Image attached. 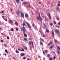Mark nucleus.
<instances>
[{
    "label": "nucleus",
    "instance_id": "774afa93",
    "mask_svg": "<svg viewBox=\"0 0 60 60\" xmlns=\"http://www.w3.org/2000/svg\"><path fill=\"white\" fill-rule=\"evenodd\" d=\"M43 59H44V60H45V58L44 57L43 58Z\"/></svg>",
    "mask_w": 60,
    "mask_h": 60
},
{
    "label": "nucleus",
    "instance_id": "4c0bfd02",
    "mask_svg": "<svg viewBox=\"0 0 60 60\" xmlns=\"http://www.w3.org/2000/svg\"><path fill=\"white\" fill-rule=\"evenodd\" d=\"M2 18H3V19H4V16H3Z\"/></svg>",
    "mask_w": 60,
    "mask_h": 60
},
{
    "label": "nucleus",
    "instance_id": "338daca9",
    "mask_svg": "<svg viewBox=\"0 0 60 60\" xmlns=\"http://www.w3.org/2000/svg\"><path fill=\"white\" fill-rule=\"evenodd\" d=\"M39 4H41V2H39Z\"/></svg>",
    "mask_w": 60,
    "mask_h": 60
},
{
    "label": "nucleus",
    "instance_id": "72a5a7b5",
    "mask_svg": "<svg viewBox=\"0 0 60 60\" xmlns=\"http://www.w3.org/2000/svg\"><path fill=\"white\" fill-rule=\"evenodd\" d=\"M24 40H25V41H26L27 40V39L26 38H24Z\"/></svg>",
    "mask_w": 60,
    "mask_h": 60
},
{
    "label": "nucleus",
    "instance_id": "3c124183",
    "mask_svg": "<svg viewBox=\"0 0 60 60\" xmlns=\"http://www.w3.org/2000/svg\"><path fill=\"white\" fill-rule=\"evenodd\" d=\"M4 45L5 46V47H6V44H4Z\"/></svg>",
    "mask_w": 60,
    "mask_h": 60
},
{
    "label": "nucleus",
    "instance_id": "13d9d810",
    "mask_svg": "<svg viewBox=\"0 0 60 60\" xmlns=\"http://www.w3.org/2000/svg\"><path fill=\"white\" fill-rule=\"evenodd\" d=\"M58 6L59 7L60 6V5L59 4H58Z\"/></svg>",
    "mask_w": 60,
    "mask_h": 60
},
{
    "label": "nucleus",
    "instance_id": "4468645a",
    "mask_svg": "<svg viewBox=\"0 0 60 60\" xmlns=\"http://www.w3.org/2000/svg\"><path fill=\"white\" fill-rule=\"evenodd\" d=\"M26 17H28V15L27 14H25Z\"/></svg>",
    "mask_w": 60,
    "mask_h": 60
},
{
    "label": "nucleus",
    "instance_id": "bb28decb",
    "mask_svg": "<svg viewBox=\"0 0 60 60\" xmlns=\"http://www.w3.org/2000/svg\"><path fill=\"white\" fill-rule=\"evenodd\" d=\"M16 2H19V0H16Z\"/></svg>",
    "mask_w": 60,
    "mask_h": 60
},
{
    "label": "nucleus",
    "instance_id": "393cba45",
    "mask_svg": "<svg viewBox=\"0 0 60 60\" xmlns=\"http://www.w3.org/2000/svg\"><path fill=\"white\" fill-rule=\"evenodd\" d=\"M43 25L45 27V28H46L47 27H46V26H45V24L44 23L43 24Z\"/></svg>",
    "mask_w": 60,
    "mask_h": 60
},
{
    "label": "nucleus",
    "instance_id": "f257e3e1",
    "mask_svg": "<svg viewBox=\"0 0 60 60\" xmlns=\"http://www.w3.org/2000/svg\"><path fill=\"white\" fill-rule=\"evenodd\" d=\"M25 26H26V24L25 23L23 22L22 23L23 27H22V29H21V30L23 32L24 37H26L27 36V35L26 34H25V32L26 31V29H25L26 28L24 27Z\"/></svg>",
    "mask_w": 60,
    "mask_h": 60
},
{
    "label": "nucleus",
    "instance_id": "7c9ffc66",
    "mask_svg": "<svg viewBox=\"0 0 60 60\" xmlns=\"http://www.w3.org/2000/svg\"><path fill=\"white\" fill-rule=\"evenodd\" d=\"M23 59L24 60H25L26 59V57H23Z\"/></svg>",
    "mask_w": 60,
    "mask_h": 60
},
{
    "label": "nucleus",
    "instance_id": "39448f33",
    "mask_svg": "<svg viewBox=\"0 0 60 60\" xmlns=\"http://www.w3.org/2000/svg\"><path fill=\"white\" fill-rule=\"evenodd\" d=\"M16 14L18 15H19V12H20V11H17Z\"/></svg>",
    "mask_w": 60,
    "mask_h": 60
},
{
    "label": "nucleus",
    "instance_id": "e2e57ef3",
    "mask_svg": "<svg viewBox=\"0 0 60 60\" xmlns=\"http://www.w3.org/2000/svg\"><path fill=\"white\" fill-rule=\"evenodd\" d=\"M49 15H50V13L49 12Z\"/></svg>",
    "mask_w": 60,
    "mask_h": 60
},
{
    "label": "nucleus",
    "instance_id": "8fccbe9b",
    "mask_svg": "<svg viewBox=\"0 0 60 60\" xmlns=\"http://www.w3.org/2000/svg\"><path fill=\"white\" fill-rule=\"evenodd\" d=\"M40 21H42V19L41 18H40Z\"/></svg>",
    "mask_w": 60,
    "mask_h": 60
},
{
    "label": "nucleus",
    "instance_id": "e433bc0d",
    "mask_svg": "<svg viewBox=\"0 0 60 60\" xmlns=\"http://www.w3.org/2000/svg\"><path fill=\"white\" fill-rule=\"evenodd\" d=\"M0 41L1 42H3L4 41H3V40H1Z\"/></svg>",
    "mask_w": 60,
    "mask_h": 60
},
{
    "label": "nucleus",
    "instance_id": "1a4fd4ad",
    "mask_svg": "<svg viewBox=\"0 0 60 60\" xmlns=\"http://www.w3.org/2000/svg\"><path fill=\"white\" fill-rule=\"evenodd\" d=\"M57 49L58 50H59L60 51V47L59 46H57Z\"/></svg>",
    "mask_w": 60,
    "mask_h": 60
},
{
    "label": "nucleus",
    "instance_id": "69168bd1",
    "mask_svg": "<svg viewBox=\"0 0 60 60\" xmlns=\"http://www.w3.org/2000/svg\"><path fill=\"white\" fill-rule=\"evenodd\" d=\"M4 55H5V56H6V53H5L4 54Z\"/></svg>",
    "mask_w": 60,
    "mask_h": 60
},
{
    "label": "nucleus",
    "instance_id": "2f4dec72",
    "mask_svg": "<svg viewBox=\"0 0 60 60\" xmlns=\"http://www.w3.org/2000/svg\"><path fill=\"white\" fill-rule=\"evenodd\" d=\"M47 56L48 57H49L50 56V55L49 54H48L47 55Z\"/></svg>",
    "mask_w": 60,
    "mask_h": 60
},
{
    "label": "nucleus",
    "instance_id": "f8f14e48",
    "mask_svg": "<svg viewBox=\"0 0 60 60\" xmlns=\"http://www.w3.org/2000/svg\"><path fill=\"white\" fill-rule=\"evenodd\" d=\"M54 46V44H53L50 47L51 49H52L53 48V47Z\"/></svg>",
    "mask_w": 60,
    "mask_h": 60
},
{
    "label": "nucleus",
    "instance_id": "473e14b6",
    "mask_svg": "<svg viewBox=\"0 0 60 60\" xmlns=\"http://www.w3.org/2000/svg\"><path fill=\"white\" fill-rule=\"evenodd\" d=\"M52 43H53V42L52 41H51L49 43L50 45L52 44Z\"/></svg>",
    "mask_w": 60,
    "mask_h": 60
},
{
    "label": "nucleus",
    "instance_id": "37998d69",
    "mask_svg": "<svg viewBox=\"0 0 60 60\" xmlns=\"http://www.w3.org/2000/svg\"><path fill=\"white\" fill-rule=\"evenodd\" d=\"M37 19L38 20H39V18L38 17H37Z\"/></svg>",
    "mask_w": 60,
    "mask_h": 60
},
{
    "label": "nucleus",
    "instance_id": "09e8293b",
    "mask_svg": "<svg viewBox=\"0 0 60 60\" xmlns=\"http://www.w3.org/2000/svg\"><path fill=\"white\" fill-rule=\"evenodd\" d=\"M53 25V24L52 23H51V24H50V25L51 26H52Z\"/></svg>",
    "mask_w": 60,
    "mask_h": 60
},
{
    "label": "nucleus",
    "instance_id": "9d476101",
    "mask_svg": "<svg viewBox=\"0 0 60 60\" xmlns=\"http://www.w3.org/2000/svg\"><path fill=\"white\" fill-rule=\"evenodd\" d=\"M56 10L58 11V10H59L60 11L59 8L58 7H57L56 9Z\"/></svg>",
    "mask_w": 60,
    "mask_h": 60
},
{
    "label": "nucleus",
    "instance_id": "6e6552de",
    "mask_svg": "<svg viewBox=\"0 0 60 60\" xmlns=\"http://www.w3.org/2000/svg\"><path fill=\"white\" fill-rule=\"evenodd\" d=\"M15 25L17 26H18L19 23H18V22L16 21L15 22Z\"/></svg>",
    "mask_w": 60,
    "mask_h": 60
},
{
    "label": "nucleus",
    "instance_id": "de8ad7c7",
    "mask_svg": "<svg viewBox=\"0 0 60 60\" xmlns=\"http://www.w3.org/2000/svg\"><path fill=\"white\" fill-rule=\"evenodd\" d=\"M43 37H45V35H43Z\"/></svg>",
    "mask_w": 60,
    "mask_h": 60
},
{
    "label": "nucleus",
    "instance_id": "5701e85b",
    "mask_svg": "<svg viewBox=\"0 0 60 60\" xmlns=\"http://www.w3.org/2000/svg\"><path fill=\"white\" fill-rule=\"evenodd\" d=\"M7 38L8 40H9V39H10V38H9V36H7Z\"/></svg>",
    "mask_w": 60,
    "mask_h": 60
},
{
    "label": "nucleus",
    "instance_id": "ea45409f",
    "mask_svg": "<svg viewBox=\"0 0 60 60\" xmlns=\"http://www.w3.org/2000/svg\"><path fill=\"white\" fill-rule=\"evenodd\" d=\"M24 49H25V50H27V47H25V48H24Z\"/></svg>",
    "mask_w": 60,
    "mask_h": 60
},
{
    "label": "nucleus",
    "instance_id": "4be33fe9",
    "mask_svg": "<svg viewBox=\"0 0 60 60\" xmlns=\"http://www.w3.org/2000/svg\"><path fill=\"white\" fill-rule=\"evenodd\" d=\"M5 52H6L7 54H8V52H7V50L5 49Z\"/></svg>",
    "mask_w": 60,
    "mask_h": 60
},
{
    "label": "nucleus",
    "instance_id": "49530a36",
    "mask_svg": "<svg viewBox=\"0 0 60 60\" xmlns=\"http://www.w3.org/2000/svg\"><path fill=\"white\" fill-rule=\"evenodd\" d=\"M51 44H50V43H49L47 45H50Z\"/></svg>",
    "mask_w": 60,
    "mask_h": 60
},
{
    "label": "nucleus",
    "instance_id": "c9c22d12",
    "mask_svg": "<svg viewBox=\"0 0 60 60\" xmlns=\"http://www.w3.org/2000/svg\"><path fill=\"white\" fill-rule=\"evenodd\" d=\"M11 31H13V29L12 28H11Z\"/></svg>",
    "mask_w": 60,
    "mask_h": 60
},
{
    "label": "nucleus",
    "instance_id": "5fc2aeb1",
    "mask_svg": "<svg viewBox=\"0 0 60 60\" xmlns=\"http://www.w3.org/2000/svg\"><path fill=\"white\" fill-rule=\"evenodd\" d=\"M24 4H27V2H26V3H24Z\"/></svg>",
    "mask_w": 60,
    "mask_h": 60
},
{
    "label": "nucleus",
    "instance_id": "603ef678",
    "mask_svg": "<svg viewBox=\"0 0 60 60\" xmlns=\"http://www.w3.org/2000/svg\"><path fill=\"white\" fill-rule=\"evenodd\" d=\"M58 24L59 25H60V21L58 23Z\"/></svg>",
    "mask_w": 60,
    "mask_h": 60
},
{
    "label": "nucleus",
    "instance_id": "a211bd4d",
    "mask_svg": "<svg viewBox=\"0 0 60 60\" xmlns=\"http://www.w3.org/2000/svg\"><path fill=\"white\" fill-rule=\"evenodd\" d=\"M40 39H41V41H42L43 42H44V40H43V39H42L41 38H40Z\"/></svg>",
    "mask_w": 60,
    "mask_h": 60
},
{
    "label": "nucleus",
    "instance_id": "dca6fc26",
    "mask_svg": "<svg viewBox=\"0 0 60 60\" xmlns=\"http://www.w3.org/2000/svg\"><path fill=\"white\" fill-rule=\"evenodd\" d=\"M15 29L16 31H18V30H19V29L17 27H16Z\"/></svg>",
    "mask_w": 60,
    "mask_h": 60
},
{
    "label": "nucleus",
    "instance_id": "a878e982",
    "mask_svg": "<svg viewBox=\"0 0 60 60\" xmlns=\"http://www.w3.org/2000/svg\"><path fill=\"white\" fill-rule=\"evenodd\" d=\"M55 41L56 42V43L58 42V41L56 40V39L55 40Z\"/></svg>",
    "mask_w": 60,
    "mask_h": 60
},
{
    "label": "nucleus",
    "instance_id": "cd10ccee",
    "mask_svg": "<svg viewBox=\"0 0 60 60\" xmlns=\"http://www.w3.org/2000/svg\"><path fill=\"white\" fill-rule=\"evenodd\" d=\"M49 59L50 60H52L53 59H52V58L51 57V58H49Z\"/></svg>",
    "mask_w": 60,
    "mask_h": 60
},
{
    "label": "nucleus",
    "instance_id": "412c9836",
    "mask_svg": "<svg viewBox=\"0 0 60 60\" xmlns=\"http://www.w3.org/2000/svg\"><path fill=\"white\" fill-rule=\"evenodd\" d=\"M57 52H58V55L60 53V52H59V51H58V50H57Z\"/></svg>",
    "mask_w": 60,
    "mask_h": 60
},
{
    "label": "nucleus",
    "instance_id": "bf43d9fd",
    "mask_svg": "<svg viewBox=\"0 0 60 60\" xmlns=\"http://www.w3.org/2000/svg\"><path fill=\"white\" fill-rule=\"evenodd\" d=\"M2 13H4V11H2Z\"/></svg>",
    "mask_w": 60,
    "mask_h": 60
},
{
    "label": "nucleus",
    "instance_id": "864d4df0",
    "mask_svg": "<svg viewBox=\"0 0 60 60\" xmlns=\"http://www.w3.org/2000/svg\"><path fill=\"white\" fill-rule=\"evenodd\" d=\"M27 60H30L28 58H27Z\"/></svg>",
    "mask_w": 60,
    "mask_h": 60
},
{
    "label": "nucleus",
    "instance_id": "c756f323",
    "mask_svg": "<svg viewBox=\"0 0 60 60\" xmlns=\"http://www.w3.org/2000/svg\"><path fill=\"white\" fill-rule=\"evenodd\" d=\"M32 42H31V41H30L29 42V44L30 45H31V43H32Z\"/></svg>",
    "mask_w": 60,
    "mask_h": 60
},
{
    "label": "nucleus",
    "instance_id": "2eb2a0df",
    "mask_svg": "<svg viewBox=\"0 0 60 60\" xmlns=\"http://www.w3.org/2000/svg\"><path fill=\"white\" fill-rule=\"evenodd\" d=\"M55 26L56 27H57L58 28H59L60 27V26H57V25H55Z\"/></svg>",
    "mask_w": 60,
    "mask_h": 60
},
{
    "label": "nucleus",
    "instance_id": "a19ab883",
    "mask_svg": "<svg viewBox=\"0 0 60 60\" xmlns=\"http://www.w3.org/2000/svg\"><path fill=\"white\" fill-rule=\"evenodd\" d=\"M38 14L39 15V16L40 18H41V16H40V14Z\"/></svg>",
    "mask_w": 60,
    "mask_h": 60
},
{
    "label": "nucleus",
    "instance_id": "423d86ee",
    "mask_svg": "<svg viewBox=\"0 0 60 60\" xmlns=\"http://www.w3.org/2000/svg\"><path fill=\"white\" fill-rule=\"evenodd\" d=\"M9 22L10 23V24H11L13 23V22H12V21L11 20H9Z\"/></svg>",
    "mask_w": 60,
    "mask_h": 60
},
{
    "label": "nucleus",
    "instance_id": "b1692460",
    "mask_svg": "<svg viewBox=\"0 0 60 60\" xmlns=\"http://www.w3.org/2000/svg\"><path fill=\"white\" fill-rule=\"evenodd\" d=\"M46 31L47 33H48L49 32V30H46Z\"/></svg>",
    "mask_w": 60,
    "mask_h": 60
},
{
    "label": "nucleus",
    "instance_id": "79ce46f5",
    "mask_svg": "<svg viewBox=\"0 0 60 60\" xmlns=\"http://www.w3.org/2000/svg\"><path fill=\"white\" fill-rule=\"evenodd\" d=\"M29 40H32V39H31L30 38H29Z\"/></svg>",
    "mask_w": 60,
    "mask_h": 60
},
{
    "label": "nucleus",
    "instance_id": "6e6d98bb",
    "mask_svg": "<svg viewBox=\"0 0 60 60\" xmlns=\"http://www.w3.org/2000/svg\"><path fill=\"white\" fill-rule=\"evenodd\" d=\"M33 27H34V24H33Z\"/></svg>",
    "mask_w": 60,
    "mask_h": 60
},
{
    "label": "nucleus",
    "instance_id": "20e7f679",
    "mask_svg": "<svg viewBox=\"0 0 60 60\" xmlns=\"http://www.w3.org/2000/svg\"><path fill=\"white\" fill-rule=\"evenodd\" d=\"M26 24L28 26V27L29 28V29H31V27L30 25V24L28 23L27 22L26 23Z\"/></svg>",
    "mask_w": 60,
    "mask_h": 60
},
{
    "label": "nucleus",
    "instance_id": "052dcab7",
    "mask_svg": "<svg viewBox=\"0 0 60 60\" xmlns=\"http://www.w3.org/2000/svg\"><path fill=\"white\" fill-rule=\"evenodd\" d=\"M53 59H55V56H54V57H53Z\"/></svg>",
    "mask_w": 60,
    "mask_h": 60
},
{
    "label": "nucleus",
    "instance_id": "aec40b11",
    "mask_svg": "<svg viewBox=\"0 0 60 60\" xmlns=\"http://www.w3.org/2000/svg\"><path fill=\"white\" fill-rule=\"evenodd\" d=\"M40 44L41 45H43V44L42 42H40Z\"/></svg>",
    "mask_w": 60,
    "mask_h": 60
},
{
    "label": "nucleus",
    "instance_id": "7ed1b4c3",
    "mask_svg": "<svg viewBox=\"0 0 60 60\" xmlns=\"http://www.w3.org/2000/svg\"><path fill=\"white\" fill-rule=\"evenodd\" d=\"M21 15L22 17L23 18H24V14L22 12H21Z\"/></svg>",
    "mask_w": 60,
    "mask_h": 60
},
{
    "label": "nucleus",
    "instance_id": "c85d7f7f",
    "mask_svg": "<svg viewBox=\"0 0 60 60\" xmlns=\"http://www.w3.org/2000/svg\"><path fill=\"white\" fill-rule=\"evenodd\" d=\"M45 53H47V50H45Z\"/></svg>",
    "mask_w": 60,
    "mask_h": 60
},
{
    "label": "nucleus",
    "instance_id": "c03bdc74",
    "mask_svg": "<svg viewBox=\"0 0 60 60\" xmlns=\"http://www.w3.org/2000/svg\"><path fill=\"white\" fill-rule=\"evenodd\" d=\"M35 30H37V27H35Z\"/></svg>",
    "mask_w": 60,
    "mask_h": 60
},
{
    "label": "nucleus",
    "instance_id": "0e129e2a",
    "mask_svg": "<svg viewBox=\"0 0 60 60\" xmlns=\"http://www.w3.org/2000/svg\"><path fill=\"white\" fill-rule=\"evenodd\" d=\"M43 53H44V54L45 55V52H44V51H43Z\"/></svg>",
    "mask_w": 60,
    "mask_h": 60
},
{
    "label": "nucleus",
    "instance_id": "680f3d73",
    "mask_svg": "<svg viewBox=\"0 0 60 60\" xmlns=\"http://www.w3.org/2000/svg\"><path fill=\"white\" fill-rule=\"evenodd\" d=\"M32 45H33H33H34V44H33V43L32 42Z\"/></svg>",
    "mask_w": 60,
    "mask_h": 60
},
{
    "label": "nucleus",
    "instance_id": "f03ea898",
    "mask_svg": "<svg viewBox=\"0 0 60 60\" xmlns=\"http://www.w3.org/2000/svg\"><path fill=\"white\" fill-rule=\"evenodd\" d=\"M55 32H56V33L57 34H58L59 35V30H57L56 29L55 30Z\"/></svg>",
    "mask_w": 60,
    "mask_h": 60
},
{
    "label": "nucleus",
    "instance_id": "9b49d317",
    "mask_svg": "<svg viewBox=\"0 0 60 60\" xmlns=\"http://www.w3.org/2000/svg\"><path fill=\"white\" fill-rule=\"evenodd\" d=\"M15 52L17 53H19V52L18 51V50H17V49L16 50Z\"/></svg>",
    "mask_w": 60,
    "mask_h": 60
},
{
    "label": "nucleus",
    "instance_id": "f3484780",
    "mask_svg": "<svg viewBox=\"0 0 60 60\" xmlns=\"http://www.w3.org/2000/svg\"><path fill=\"white\" fill-rule=\"evenodd\" d=\"M22 50H20V51H24V50L23 49V48H22Z\"/></svg>",
    "mask_w": 60,
    "mask_h": 60
},
{
    "label": "nucleus",
    "instance_id": "6ab92c4d",
    "mask_svg": "<svg viewBox=\"0 0 60 60\" xmlns=\"http://www.w3.org/2000/svg\"><path fill=\"white\" fill-rule=\"evenodd\" d=\"M49 19H51V18H52L51 17L50 15H49Z\"/></svg>",
    "mask_w": 60,
    "mask_h": 60
},
{
    "label": "nucleus",
    "instance_id": "a18cd8bd",
    "mask_svg": "<svg viewBox=\"0 0 60 60\" xmlns=\"http://www.w3.org/2000/svg\"><path fill=\"white\" fill-rule=\"evenodd\" d=\"M32 49V47L31 46L30 47V50H31Z\"/></svg>",
    "mask_w": 60,
    "mask_h": 60
},
{
    "label": "nucleus",
    "instance_id": "58836bf2",
    "mask_svg": "<svg viewBox=\"0 0 60 60\" xmlns=\"http://www.w3.org/2000/svg\"><path fill=\"white\" fill-rule=\"evenodd\" d=\"M53 22L54 24H56V22L55 21Z\"/></svg>",
    "mask_w": 60,
    "mask_h": 60
},
{
    "label": "nucleus",
    "instance_id": "ddd939ff",
    "mask_svg": "<svg viewBox=\"0 0 60 60\" xmlns=\"http://www.w3.org/2000/svg\"><path fill=\"white\" fill-rule=\"evenodd\" d=\"M52 35L53 37L54 36V33L53 32V31H52Z\"/></svg>",
    "mask_w": 60,
    "mask_h": 60
},
{
    "label": "nucleus",
    "instance_id": "4d7b16f0",
    "mask_svg": "<svg viewBox=\"0 0 60 60\" xmlns=\"http://www.w3.org/2000/svg\"><path fill=\"white\" fill-rule=\"evenodd\" d=\"M18 50L20 51V50H21V49H18Z\"/></svg>",
    "mask_w": 60,
    "mask_h": 60
},
{
    "label": "nucleus",
    "instance_id": "f704fd0d",
    "mask_svg": "<svg viewBox=\"0 0 60 60\" xmlns=\"http://www.w3.org/2000/svg\"><path fill=\"white\" fill-rule=\"evenodd\" d=\"M4 20H5V21H7V19H4Z\"/></svg>",
    "mask_w": 60,
    "mask_h": 60
},
{
    "label": "nucleus",
    "instance_id": "0eeeda50",
    "mask_svg": "<svg viewBox=\"0 0 60 60\" xmlns=\"http://www.w3.org/2000/svg\"><path fill=\"white\" fill-rule=\"evenodd\" d=\"M20 55L22 56H23L25 55V54L23 53H22Z\"/></svg>",
    "mask_w": 60,
    "mask_h": 60
}]
</instances>
